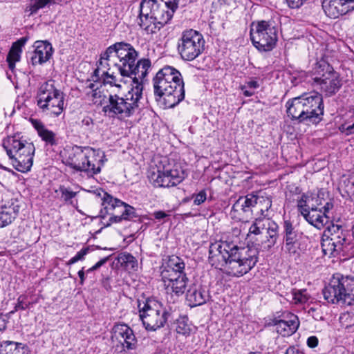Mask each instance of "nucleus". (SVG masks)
Masks as SVG:
<instances>
[{"mask_svg":"<svg viewBox=\"0 0 354 354\" xmlns=\"http://www.w3.org/2000/svg\"><path fill=\"white\" fill-rule=\"evenodd\" d=\"M209 254V263L212 266L234 277L248 273L258 261L257 248H239L228 241L211 244Z\"/></svg>","mask_w":354,"mask_h":354,"instance_id":"obj_1","label":"nucleus"},{"mask_svg":"<svg viewBox=\"0 0 354 354\" xmlns=\"http://www.w3.org/2000/svg\"><path fill=\"white\" fill-rule=\"evenodd\" d=\"M153 82L156 100L165 109L173 108L184 99L182 76L174 67L166 66L161 68Z\"/></svg>","mask_w":354,"mask_h":354,"instance_id":"obj_2","label":"nucleus"},{"mask_svg":"<svg viewBox=\"0 0 354 354\" xmlns=\"http://www.w3.org/2000/svg\"><path fill=\"white\" fill-rule=\"evenodd\" d=\"M286 106L288 116L299 123H318L324 114L322 97L318 93L292 98L286 102Z\"/></svg>","mask_w":354,"mask_h":354,"instance_id":"obj_3","label":"nucleus"},{"mask_svg":"<svg viewBox=\"0 0 354 354\" xmlns=\"http://www.w3.org/2000/svg\"><path fill=\"white\" fill-rule=\"evenodd\" d=\"M142 90L143 86L136 83L123 97L111 92L109 96V104L103 107V111L110 116L121 120L131 116L138 108Z\"/></svg>","mask_w":354,"mask_h":354,"instance_id":"obj_4","label":"nucleus"},{"mask_svg":"<svg viewBox=\"0 0 354 354\" xmlns=\"http://www.w3.org/2000/svg\"><path fill=\"white\" fill-rule=\"evenodd\" d=\"M12 165L17 171L25 173L30 170L33 162L35 146L32 142L8 137L3 144Z\"/></svg>","mask_w":354,"mask_h":354,"instance_id":"obj_5","label":"nucleus"},{"mask_svg":"<svg viewBox=\"0 0 354 354\" xmlns=\"http://www.w3.org/2000/svg\"><path fill=\"white\" fill-rule=\"evenodd\" d=\"M325 234L328 239L322 244L324 254L335 257L342 254L345 257H354V243L341 226L332 224L327 227Z\"/></svg>","mask_w":354,"mask_h":354,"instance_id":"obj_6","label":"nucleus"},{"mask_svg":"<svg viewBox=\"0 0 354 354\" xmlns=\"http://www.w3.org/2000/svg\"><path fill=\"white\" fill-rule=\"evenodd\" d=\"M324 299L329 303L342 302L353 305L354 302V277L333 276L323 289Z\"/></svg>","mask_w":354,"mask_h":354,"instance_id":"obj_7","label":"nucleus"},{"mask_svg":"<svg viewBox=\"0 0 354 354\" xmlns=\"http://www.w3.org/2000/svg\"><path fill=\"white\" fill-rule=\"evenodd\" d=\"M37 104L42 111L59 116L64 109V94L55 86L53 81H47L39 88Z\"/></svg>","mask_w":354,"mask_h":354,"instance_id":"obj_8","label":"nucleus"},{"mask_svg":"<svg viewBox=\"0 0 354 354\" xmlns=\"http://www.w3.org/2000/svg\"><path fill=\"white\" fill-rule=\"evenodd\" d=\"M140 318L147 330L155 331L165 326L170 314L158 300L149 298L143 302V306L139 304Z\"/></svg>","mask_w":354,"mask_h":354,"instance_id":"obj_9","label":"nucleus"},{"mask_svg":"<svg viewBox=\"0 0 354 354\" xmlns=\"http://www.w3.org/2000/svg\"><path fill=\"white\" fill-rule=\"evenodd\" d=\"M102 205L104 209L100 211V216L105 220L106 214L110 215L107 221H102L105 227L122 220H130L136 217L135 209L119 199L114 198L107 193H104Z\"/></svg>","mask_w":354,"mask_h":354,"instance_id":"obj_10","label":"nucleus"},{"mask_svg":"<svg viewBox=\"0 0 354 354\" xmlns=\"http://www.w3.org/2000/svg\"><path fill=\"white\" fill-rule=\"evenodd\" d=\"M205 43L203 36L198 31L186 30L178 39V52L183 60L192 61L203 52Z\"/></svg>","mask_w":354,"mask_h":354,"instance_id":"obj_11","label":"nucleus"},{"mask_svg":"<svg viewBox=\"0 0 354 354\" xmlns=\"http://www.w3.org/2000/svg\"><path fill=\"white\" fill-rule=\"evenodd\" d=\"M314 71L316 75L314 82L320 86L326 95H334L338 91L342 86L341 80L338 73L324 59L318 62Z\"/></svg>","mask_w":354,"mask_h":354,"instance_id":"obj_12","label":"nucleus"},{"mask_svg":"<svg viewBox=\"0 0 354 354\" xmlns=\"http://www.w3.org/2000/svg\"><path fill=\"white\" fill-rule=\"evenodd\" d=\"M149 179L155 187H170L179 184L185 178V172L179 165H163L162 168H152Z\"/></svg>","mask_w":354,"mask_h":354,"instance_id":"obj_13","label":"nucleus"},{"mask_svg":"<svg viewBox=\"0 0 354 354\" xmlns=\"http://www.w3.org/2000/svg\"><path fill=\"white\" fill-rule=\"evenodd\" d=\"M179 0H143L140 3V20L143 21L158 19L156 12L162 8L165 14H162L165 22L172 19L174 13L178 8Z\"/></svg>","mask_w":354,"mask_h":354,"instance_id":"obj_14","label":"nucleus"},{"mask_svg":"<svg viewBox=\"0 0 354 354\" xmlns=\"http://www.w3.org/2000/svg\"><path fill=\"white\" fill-rule=\"evenodd\" d=\"M277 28L270 24H252L250 37L254 46L259 51H270L277 40Z\"/></svg>","mask_w":354,"mask_h":354,"instance_id":"obj_15","label":"nucleus"},{"mask_svg":"<svg viewBox=\"0 0 354 354\" xmlns=\"http://www.w3.org/2000/svg\"><path fill=\"white\" fill-rule=\"evenodd\" d=\"M96 162L95 152L90 149L82 150L77 148L67 159L70 167L77 171L86 172L89 176L100 171V166L96 165Z\"/></svg>","mask_w":354,"mask_h":354,"instance_id":"obj_16","label":"nucleus"},{"mask_svg":"<svg viewBox=\"0 0 354 354\" xmlns=\"http://www.w3.org/2000/svg\"><path fill=\"white\" fill-rule=\"evenodd\" d=\"M113 334L122 344L123 351H129L137 348V339L133 331L127 324H115L113 328Z\"/></svg>","mask_w":354,"mask_h":354,"instance_id":"obj_17","label":"nucleus"},{"mask_svg":"<svg viewBox=\"0 0 354 354\" xmlns=\"http://www.w3.org/2000/svg\"><path fill=\"white\" fill-rule=\"evenodd\" d=\"M137 53L129 44L120 42L109 46L104 53L103 58L109 61L112 64H117V62L128 57H132Z\"/></svg>","mask_w":354,"mask_h":354,"instance_id":"obj_18","label":"nucleus"},{"mask_svg":"<svg viewBox=\"0 0 354 354\" xmlns=\"http://www.w3.org/2000/svg\"><path fill=\"white\" fill-rule=\"evenodd\" d=\"M256 201L254 194L240 197L233 205L232 209L237 214L240 220L247 221L252 215V208L255 207Z\"/></svg>","mask_w":354,"mask_h":354,"instance_id":"obj_19","label":"nucleus"},{"mask_svg":"<svg viewBox=\"0 0 354 354\" xmlns=\"http://www.w3.org/2000/svg\"><path fill=\"white\" fill-rule=\"evenodd\" d=\"M35 50L30 57L32 65L41 64L47 62L53 55V47L51 44L44 41L35 42Z\"/></svg>","mask_w":354,"mask_h":354,"instance_id":"obj_20","label":"nucleus"},{"mask_svg":"<svg viewBox=\"0 0 354 354\" xmlns=\"http://www.w3.org/2000/svg\"><path fill=\"white\" fill-rule=\"evenodd\" d=\"M304 211L305 219L319 230L322 229L329 222V216L326 213L322 212V209H318L317 207H314L313 205H311L309 210Z\"/></svg>","mask_w":354,"mask_h":354,"instance_id":"obj_21","label":"nucleus"},{"mask_svg":"<svg viewBox=\"0 0 354 354\" xmlns=\"http://www.w3.org/2000/svg\"><path fill=\"white\" fill-rule=\"evenodd\" d=\"M208 298V294L203 289L195 286L189 288L186 295L187 301L192 307L205 304Z\"/></svg>","mask_w":354,"mask_h":354,"instance_id":"obj_22","label":"nucleus"},{"mask_svg":"<svg viewBox=\"0 0 354 354\" xmlns=\"http://www.w3.org/2000/svg\"><path fill=\"white\" fill-rule=\"evenodd\" d=\"M31 124L37 130L39 136L47 145L50 146L57 144L56 136L54 132L48 129L41 121L37 119H30Z\"/></svg>","mask_w":354,"mask_h":354,"instance_id":"obj_23","label":"nucleus"},{"mask_svg":"<svg viewBox=\"0 0 354 354\" xmlns=\"http://www.w3.org/2000/svg\"><path fill=\"white\" fill-rule=\"evenodd\" d=\"M150 67L151 62L149 59H142L136 64H134L132 67V75H134V77H132L133 82L132 86H136V83H139L138 80H142L146 77ZM141 84L142 85V83Z\"/></svg>","mask_w":354,"mask_h":354,"instance_id":"obj_24","label":"nucleus"},{"mask_svg":"<svg viewBox=\"0 0 354 354\" xmlns=\"http://www.w3.org/2000/svg\"><path fill=\"white\" fill-rule=\"evenodd\" d=\"M137 57V53L136 55H132V57H128V58H124L118 62L117 64H113L118 68L120 73L123 77H132V67L136 63Z\"/></svg>","mask_w":354,"mask_h":354,"instance_id":"obj_25","label":"nucleus"},{"mask_svg":"<svg viewBox=\"0 0 354 354\" xmlns=\"http://www.w3.org/2000/svg\"><path fill=\"white\" fill-rule=\"evenodd\" d=\"M185 269L184 262L177 256H171L163 266L162 271L170 272V271L183 272Z\"/></svg>","mask_w":354,"mask_h":354,"instance_id":"obj_26","label":"nucleus"},{"mask_svg":"<svg viewBox=\"0 0 354 354\" xmlns=\"http://www.w3.org/2000/svg\"><path fill=\"white\" fill-rule=\"evenodd\" d=\"M55 0H30L26 8L25 12L32 15L37 12L39 9L55 3Z\"/></svg>","mask_w":354,"mask_h":354,"instance_id":"obj_27","label":"nucleus"},{"mask_svg":"<svg viewBox=\"0 0 354 354\" xmlns=\"http://www.w3.org/2000/svg\"><path fill=\"white\" fill-rule=\"evenodd\" d=\"M257 203L255 205V210L260 212L261 215L264 217L267 216V212L272 206V201L269 197L263 196H256Z\"/></svg>","mask_w":354,"mask_h":354,"instance_id":"obj_28","label":"nucleus"},{"mask_svg":"<svg viewBox=\"0 0 354 354\" xmlns=\"http://www.w3.org/2000/svg\"><path fill=\"white\" fill-rule=\"evenodd\" d=\"M118 261L122 266L127 270H136L138 267V261L136 258L129 253H121L118 257Z\"/></svg>","mask_w":354,"mask_h":354,"instance_id":"obj_29","label":"nucleus"},{"mask_svg":"<svg viewBox=\"0 0 354 354\" xmlns=\"http://www.w3.org/2000/svg\"><path fill=\"white\" fill-rule=\"evenodd\" d=\"M187 278L185 274L184 276H181V277L176 281H174L169 283H166L165 286L167 289L171 288L174 292L179 295L185 292L187 287Z\"/></svg>","mask_w":354,"mask_h":354,"instance_id":"obj_30","label":"nucleus"},{"mask_svg":"<svg viewBox=\"0 0 354 354\" xmlns=\"http://www.w3.org/2000/svg\"><path fill=\"white\" fill-rule=\"evenodd\" d=\"M21 53V49L12 46L7 56V62L10 69L12 70L15 66V63L19 61Z\"/></svg>","mask_w":354,"mask_h":354,"instance_id":"obj_31","label":"nucleus"},{"mask_svg":"<svg viewBox=\"0 0 354 354\" xmlns=\"http://www.w3.org/2000/svg\"><path fill=\"white\" fill-rule=\"evenodd\" d=\"M104 54L102 55L101 58L99 62V64L97 68L94 71L93 75L92 76L93 81L97 82L100 80L101 74H102V71H107L109 68L110 64H112L109 61L106 60L103 58Z\"/></svg>","mask_w":354,"mask_h":354,"instance_id":"obj_32","label":"nucleus"},{"mask_svg":"<svg viewBox=\"0 0 354 354\" xmlns=\"http://www.w3.org/2000/svg\"><path fill=\"white\" fill-rule=\"evenodd\" d=\"M16 214L14 212L1 209L0 211V228L4 227L15 220Z\"/></svg>","mask_w":354,"mask_h":354,"instance_id":"obj_33","label":"nucleus"},{"mask_svg":"<svg viewBox=\"0 0 354 354\" xmlns=\"http://www.w3.org/2000/svg\"><path fill=\"white\" fill-rule=\"evenodd\" d=\"M59 192L61 193V199L65 203L72 204V198L77 196V192H73L70 187H66L62 185L59 188Z\"/></svg>","mask_w":354,"mask_h":354,"instance_id":"obj_34","label":"nucleus"},{"mask_svg":"<svg viewBox=\"0 0 354 354\" xmlns=\"http://www.w3.org/2000/svg\"><path fill=\"white\" fill-rule=\"evenodd\" d=\"M283 228L285 241L297 240V234L290 221H285L283 223Z\"/></svg>","mask_w":354,"mask_h":354,"instance_id":"obj_35","label":"nucleus"},{"mask_svg":"<svg viewBox=\"0 0 354 354\" xmlns=\"http://www.w3.org/2000/svg\"><path fill=\"white\" fill-rule=\"evenodd\" d=\"M102 79L104 84H109L115 88H121L122 86L118 82V80L112 74H109L107 71L103 70L101 74L100 80Z\"/></svg>","mask_w":354,"mask_h":354,"instance_id":"obj_36","label":"nucleus"},{"mask_svg":"<svg viewBox=\"0 0 354 354\" xmlns=\"http://www.w3.org/2000/svg\"><path fill=\"white\" fill-rule=\"evenodd\" d=\"M185 274L184 272H174V271H170L166 272V271H161V277L163 282L165 283V286L166 283H169L174 281H176L181 276H184Z\"/></svg>","mask_w":354,"mask_h":354,"instance_id":"obj_37","label":"nucleus"},{"mask_svg":"<svg viewBox=\"0 0 354 354\" xmlns=\"http://www.w3.org/2000/svg\"><path fill=\"white\" fill-rule=\"evenodd\" d=\"M141 34L145 35H152L156 33L160 30V26H158L156 24H139Z\"/></svg>","mask_w":354,"mask_h":354,"instance_id":"obj_38","label":"nucleus"},{"mask_svg":"<svg viewBox=\"0 0 354 354\" xmlns=\"http://www.w3.org/2000/svg\"><path fill=\"white\" fill-rule=\"evenodd\" d=\"M266 223L267 227L265 228L266 230L267 236L266 238H273L274 239H277L278 238V232L277 229L278 226L277 225L273 222L270 221L269 219L265 220Z\"/></svg>","mask_w":354,"mask_h":354,"instance_id":"obj_39","label":"nucleus"},{"mask_svg":"<svg viewBox=\"0 0 354 354\" xmlns=\"http://www.w3.org/2000/svg\"><path fill=\"white\" fill-rule=\"evenodd\" d=\"M266 219L256 218L255 221L250 226L249 232L255 235L262 233V230L265 229L266 226Z\"/></svg>","mask_w":354,"mask_h":354,"instance_id":"obj_40","label":"nucleus"},{"mask_svg":"<svg viewBox=\"0 0 354 354\" xmlns=\"http://www.w3.org/2000/svg\"><path fill=\"white\" fill-rule=\"evenodd\" d=\"M292 301L295 304L305 303L308 300L306 290H292L291 292Z\"/></svg>","mask_w":354,"mask_h":354,"instance_id":"obj_41","label":"nucleus"},{"mask_svg":"<svg viewBox=\"0 0 354 354\" xmlns=\"http://www.w3.org/2000/svg\"><path fill=\"white\" fill-rule=\"evenodd\" d=\"M340 189H343L348 195L354 194V177L344 179L340 183Z\"/></svg>","mask_w":354,"mask_h":354,"instance_id":"obj_42","label":"nucleus"},{"mask_svg":"<svg viewBox=\"0 0 354 354\" xmlns=\"http://www.w3.org/2000/svg\"><path fill=\"white\" fill-rule=\"evenodd\" d=\"M310 198L306 195H302L301 198L297 202V207L301 214L304 216V210H309L311 207L310 205Z\"/></svg>","mask_w":354,"mask_h":354,"instance_id":"obj_43","label":"nucleus"},{"mask_svg":"<svg viewBox=\"0 0 354 354\" xmlns=\"http://www.w3.org/2000/svg\"><path fill=\"white\" fill-rule=\"evenodd\" d=\"M285 322L288 324V333H292V334H293L297 330L299 326L298 317L293 314H290L289 315L288 319L285 320Z\"/></svg>","mask_w":354,"mask_h":354,"instance_id":"obj_44","label":"nucleus"},{"mask_svg":"<svg viewBox=\"0 0 354 354\" xmlns=\"http://www.w3.org/2000/svg\"><path fill=\"white\" fill-rule=\"evenodd\" d=\"M275 325L277 326V330L283 336H289L292 335V333H288V324L285 322V320H278Z\"/></svg>","mask_w":354,"mask_h":354,"instance_id":"obj_45","label":"nucleus"},{"mask_svg":"<svg viewBox=\"0 0 354 354\" xmlns=\"http://www.w3.org/2000/svg\"><path fill=\"white\" fill-rule=\"evenodd\" d=\"M6 345H14L15 348L12 354H28L27 348L21 343H17L11 341H6L4 342Z\"/></svg>","mask_w":354,"mask_h":354,"instance_id":"obj_46","label":"nucleus"},{"mask_svg":"<svg viewBox=\"0 0 354 354\" xmlns=\"http://www.w3.org/2000/svg\"><path fill=\"white\" fill-rule=\"evenodd\" d=\"M88 252V248L82 249L80 251H79L76 254V255L75 257L71 258L67 262V265H71V264H73V263L77 262L78 261L84 259V256L87 254Z\"/></svg>","mask_w":354,"mask_h":354,"instance_id":"obj_47","label":"nucleus"},{"mask_svg":"<svg viewBox=\"0 0 354 354\" xmlns=\"http://www.w3.org/2000/svg\"><path fill=\"white\" fill-rule=\"evenodd\" d=\"M339 319L342 324L347 328L354 324V315L348 313H344L340 316Z\"/></svg>","mask_w":354,"mask_h":354,"instance_id":"obj_48","label":"nucleus"},{"mask_svg":"<svg viewBox=\"0 0 354 354\" xmlns=\"http://www.w3.org/2000/svg\"><path fill=\"white\" fill-rule=\"evenodd\" d=\"M176 332L184 335L189 334V326L184 321H178L176 326Z\"/></svg>","mask_w":354,"mask_h":354,"instance_id":"obj_49","label":"nucleus"},{"mask_svg":"<svg viewBox=\"0 0 354 354\" xmlns=\"http://www.w3.org/2000/svg\"><path fill=\"white\" fill-rule=\"evenodd\" d=\"M277 239L266 238V240L261 243V248L264 251H269L276 243Z\"/></svg>","mask_w":354,"mask_h":354,"instance_id":"obj_50","label":"nucleus"},{"mask_svg":"<svg viewBox=\"0 0 354 354\" xmlns=\"http://www.w3.org/2000/svg\"><path fill=\"white\" fill-rule=\"evenodd\" d=\"M336 1L337 0H334L333 2V4H330L331 1H330V4H329L328 8H327L326 1L324 0V1H323V6H323V8L324 9V11H325L326 15L330 16V17L335 18L337 17V15L335 13H332V10L333 9V6H334L335 3L336 2Z\"/></svg>","mask_w":354,"mask_h":354,"instance_id":"obj_51","label":"nucleus"},{"mask_svg":"<svg viewBox=\"0 0 354 354\" xmlns=\"http://www.w3.org/2000/svg\"><path fill=\"white\" fill-rule=\"evenodd\" d=\"M206 200V192L205 190L201 191L194 196V203L199 205Z\"/></svg>","mask_w":354,"mask_h":354,"instance_id":"obj_52","label":"nucleus"},{"mask_svg":"<svg viewBox=\"0 0 354 354\" xmlns=\"http://www.w3.org/2000/svg\"><path fill=\"white\" fill-rule=\"evenodd\" d=\"M286 242V248L288 251L289 253H295L296 252V246L295 244L297 243V240L294 241H288Z\"/></svg>","mask_w":354,"mask_h":354,"instance_id":"obj_53","label":"nucleus"},{"mask_svg":"<svg viewBox=\"0 0 354 354\" xmlns=\"http://www.w3.org/2000/svg\"><path fill=\"white\" fill-rule=\"evenodd\" d=\"M306 1V0H286V2L290 8H299Z\"/></svg>","mask_w":354,"mask_h":354,"instance_id":"obj_54","label":"nucleus"},{"mask_svg":"<svg viewBox=\"0 0 354 354\" xmlns=\"http://www.w3.org/2000/svg\"><path fill=\"white\" fill-rule=\"evenodd\" d=\"M307 344L310 348H315L318 344V339L315 336H311L308 338Z\"/></svg>","mask_w":354,"mask_h":354,"instance_id":"obj_55","label":"nucleus"},{"mask_svg":"<svg viewBox=\"0 0 354 354\" xmlns=\"http://www.w3.org/2000/svg\"><path fill=\"white\" fill-rule=\"evenodd\" d=\"M88 87L92 90V97L93 99L100 97V91H97L98 88H94L95 84L93 83H90Z\"/></svg>","mask_w":354,"mask_h":354,"instance_id":"obj_56","label":"nucleus"},{"mask_svg":"<svg viewBox=\"0 0 354 354\" xmlns=\"http://www.w3.org/2000/svg\"><path fill=\"white\" fill-rule=\"evenodd\" d=\"M27 39L26 37H22L16 42L13 43L12 46L15 47H19V49H21L22 46L26 44Z\"/></svg>","mask_w":354,"mask_h":354,"instance_id":"obj_57","label":"nucleus"},{"mask_svg":"<svg viewBox=\"0 0 354 354\" xmlns=\"http://www.w3.org/2000/svg\"><path fill=\"white\" fill-rule=\"evenodd\" d=\"M167 216V214L165 212H162V211H158V212H156L154 213V216L158 220H160L162 218H164Z\"/></svg>","mask_w":354,"mask_h":354,"instance_id":"obj_58","label":"nucleus"},{"mask_svg":"<svg viewBox=\"0 0 354 354\" xmlns=\"http://www.w3.org/2000/svg\"><path fill=\"white\" fill-rule=\"evenodd\" d=\"M6 328V321L3 316L0 314V331L4 330Z\"/></svg>","mask_w":354,"mask_h":354,"instance_id":"obj_59","label":"nucleus"},{"mask_svg":"<svg viewBox=\"0 0 354 354\" xmlns=\"http://www.w3.org/2000/svg\"><path fill=\"white\" fill-rule=\"evenodd\" d=\"M286 354H304L294 347H290L286 350Z\"/></svg>","mask_w":354,"mask_h":354,"instance_id":"obj_60","label":"nucleus"},{"mask_svg":"<svg viewBox=\"0 0 354 354\" xmlns=\"http://www.w3.org/2000/svg\"><path fill=\"white\" fill-rule=\"evenodd\" d=\"M246 88L247 86L245 85L241 86V90L243 91L244 95L246 97L252 96L254 94V92L250 91Z\"/></svg>","mask_w":354,"mask_h":354,"instance_id":"obj_61","label":"nucleus"},{"mask_svg":"<svg viewBox=\"0 0 354 354\" xmlns=\"http://www.w3.org/2000/svg\"><path fill=\"white\" fill-rule=\"evenodd\" d=\"M109 257H105L102 259H101L100 261H99L97 263H96L95 265H94V268H97V270L98 268H100L102 266H103L108 260Z\"/></svg>","mask_w":354,"mask_h":354,"instance_id":"obj_62","label":"nucleus"},{"mask_svg":"<svg viewBox=\"0 0 354 354\" xmlns=\"http://www.w3.org/2000/svg\"><path fill=\"white\" fill-rule=\"evenodd\" d=\"M245 86L250 88H256L259 87V84L257 81H250L247 82V85Z\"/></svg>","mask_w":354,"mask_h":354,"instance_id":"obj_63","label":"nucleus"},{"mask_svg":"<svg viewBox=\"0 0 354 354\" xmlns=\"http://www.w3.org/2000/svg\"><path fill=\"white\" fill-rule=\"evenodd\" d=\"M333 205L332 203H326V204L323 207L324 211L322 212L327 213L333 208Z\"/></svg>","mask_w":354,"mask_h":354,"instance_id":"obj_64","label":"nucleus"}]
</instances>
